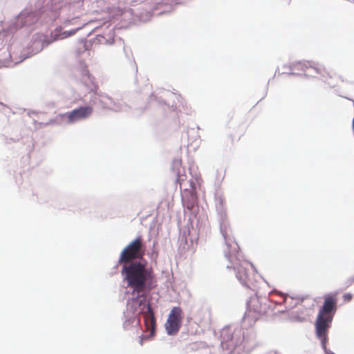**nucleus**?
Listing matches in <instances>:
<instances>
[{
  "label": "nucleus",
  "instance_id": "13",
  "mask_svg": "<svg viewBox=\"0 0 354 354\" xmlns=\"http://www.w3.org/2000/svg\"><path fill=\"white\" fill-rule=\"evenodd\" d=\"M181 165H182V160H181V159H175L174 160V162H173V167H174V169L179 171V169L181 167Z\"/></svg>",
  "mask_w": 354,
  "mask_h": 354
},
{
  "label": "nucleus",
  "instance_id": "1",
  "mask_svg": "<svg viewBox=\"0 0 354 354\" xmlns=\"http://www.w3.org/2000/svg\"><path fill=\"white\" fill-rule=\"evenodd\" d=\"M145 246L142 236H137L122 250L118 264L122 265L121 274L127 286L138 293L142 292L147 281L153 278L151 268L147 267V262L143 259Z\"/></svg>",
  "mask_w": 354,
  "mask_h": 354
},
{
  "label": "nucleus",
  "instance_id": "18",
  "mask_svg": "<svg viewBox=\"0 0 354 354\" xmlns=\"http://www.w3.org/2000/svg\"><path fill=\"white\" fill-rule=\"evenodd\" d=\"M143 342V335L140 337V344L142 345Z\"/></svg>",
  "mask_w": 354,
  "mask_h": 354
},
{
  "label": "nucleus",
  "instance_id": "7",
  "mask_svg": "<svg viewBox=\"0 0 354 354\" xmlns=\"http://www.w3.org/2000/svg\"><path fill=\"white\" fill-rule=\"evenodd\" d=\"M82 82L90 88L91 91L97 93L98 86L95 82V78L93 77L86 66H84L80 71Z\"/></svg>",
  "mask_w": 354,
  "mask_h": 354
},
{
  "label": "nucleus",
  "instance_id": "3",
  "mask_svg": "<svg viewBox=\"0 0 354 354\" xmlns=\"http://www.w3.org/2000/svg\"><path fill=\"white\" fill-rule=\"evenodd\" d=\"M270 309V301L266 297L255 295L251 297L247 303V310L244 319L250 325L254 324L257 320L265 316Z\"/></svg>",
  "mask_w": 354,
  "mask_h": 354
},
{
  "label": "nucleus",
  "instance_id": "11",
  "mask_svg": "<svg viewBox=\"0 0 354 354\" xmlns=\"http://www.w3.org/2000/svg\"><path fill=\"white\" fill-rule=\"evenodd\" d=\"M243 135V133L242 132L237 133V131L233 128L230 129L227 136L230 141L234 143V142L239 141Z\"/></svg>",
  "mask_w": 354,
  "mask_h": 354
},
{
  "label": "nucleus",
  "instance_id": "2",
  "mask_svg": "<svg viewBox=\"0 0 354 354\" xmlns=\"http://www.w3.org/2000/svg\"><path fill=\"white\" fill-rule=\"evenodd\" d=\"M337 298L336 294H328L324 297L323 305L320 307L315 322V333L321 341L326 354H335L327 350L328 334L331 327L333 317L337 311Z\"/></svg>",
  "mask_w": 354,
  "mask_h": 354
},
{
  "label": "nucleus",
  "instance_id": "15",
  "mask_svg": "<svg viewBox=\"0 0 354 354\" xmlns=\"http://www.w3.org/2000/svg\"><path fill=\"white\" fill-rule=\"evenodd\" d=\"M133 321L131 320V319H129V320H127L124 323V327L125 328H129V326L131 324V322H133Z\"/></svg>",
  "mask_w": 354,
  "mask_h": 354
},
{
  "label": "nucleus",
  "instance_id": "9",
  "mask_svg": "<svg viewBox=\"0 0 354 354\" xmlns=\"http://www.w3.org/2000/svg\"><path fill=\"white\" fill-rule=\"evenodd\" d=\"M147 307L145 304V298L142 299L137 297L129 300L127 303V310H129L132 313H136L138 311V313H143L145 307Z\"/></svg>",
  "mask_w": 354,
  "mask_h": 354
},
{
  "label": "nucleus",
  "instance_id": "5",
  "mask_svg": "<svg viewBox=\"0 0 354 354\" xmlns=\"http://www.w3.org/2000/svg\"><path fill=\"white\" fill-rule=\"evenodd\" d=\"M183 317L184 314L180 307L176 306L171 310L165 323V329L167 334L175 335L178 333Z\"/></svg>",
  "mask_w": 354,
  "mask_h": 354
},
{
  "label": "nucleus",
  "instance_id": "14",
  "mask_svg": "<svg viewBox=\"0 0 354 354\" xmlns=\"http://www.w3.org/2000/svg\"><path fill=\"white\" fill-rule=\"evenodd\" d=\"M344 300L346 302H348L350 301L351 299H352V295L350 294V293H346V294H344Z\"/></svg>",
  "mask_w": 354,
  "mask_h": 354
},
{
  "label": "nucleus",
  "instance_id": "12",
  "mask_svg": "<svg viewBox=\"0 0 354 354\" xmlns=\"http://www.w3.org/2000/svg\"><path fill=\"white\" fill-rule=\"evenodd\" d=\"M295 67L297 69H301L304 72V75H306V72L308 69L312 68L311 66H308L306 63L298 62L295 64Z\"/></svg>",
  "mask_w": 354,
  "mask_h": 354
},
{
  "label": "nucleus",
  "instance_id": "4",
  "mask_svg": "<svg viewBox=\"0 0 354 354\" xmlns=\"http://www.w3.org/2000/svg\"><path fill=\"white\" fill-rule=\"evenodd\" d=\"M238 280L245 286L254 288L257 282V274L254 266L247 261H243L236 267Z\"/></svg>",
  "mask_w": 354,
  "mask_h": 354
},
{
  "label": "nucleus",
  "instance_id": "19",
  "mask_svg": "<svg viewBox=\"0 0 354 354\" xmlns=\"http://www.w3.org/2000/svg\"><path fill=\"white\" fill-rule=\"evenodd\" d=\"M351 1H353V2H354V0H351Z\"/></svg>",
  "mask_w": 354,
  "mask_h": 354
},
{
  "label": "nucleus",
  "instance_id": "16",
  "mask_svg": "<svg viewBox=\"0 0 354 354\" xmlns=\"http://www.w3.org/2000/svg\"><path fill=\"white\" fill-rule=\"evenodd\" d=\"M194 204L193 203H187L186 204V207L189 209V210H192L194 207Z\"/></svg>",
  "mask_w": 354,
  "mask_h": 354
},
{
  "label": "nucleus",
  "instance_id": "8",
  "mask_svg": "<svg viewBox=\"0 0 354 354\" xmlns=\"http://www.w3.org/2000/svg\"><path fill=\"white\" fill-rule=\"evenodd\" d=\"M144 316L145 328L147 330H150V334L153 336L156 330V318L149 304H147V312L144 313Z\"/></svg>",
  "mask_w": 354,
  "mask_h": 354
},
{
  "label": "nucleus",
  "instance_id": "6",
  "mask_svg": "<svg viewBox=\"0 0 354 354\" xmlns=\"http://www.w3.org/2000/svg\"><path fill=\"white\" fill-rule=\"evenodd\" d=\"M93 107L80 106L65 114L67 117L68 123H74L75 122L84 120L88 118L93 113Z\"/></svg>",
  "mask_w": 354,
  "mask_h": 354
},
{
  "label": "nucleus",
  "instance_id": "10",
  "mask_svg": "<svg viewBox=\"0 0 354 354\" xmlns=\"http://www.w3.org/2000/svg\"><path fill=\"white\" fill-rule=\"evenodd\" d=\"M78 30L79 28L55 33L54 39L57 40L66 39L67 37L74 35ZM59 31H60V30Z\"/></svg>",
  "mask_w": 354,
  "mask_h": 354
},
{
  "label": "nucleus",
  "instance_id": "17",
  "mask_svg": "<svg viewBox=\"0 0 354 354\" xmlns=\"http://www.w3.org/2000/svg\"><path fill=\"white\" fill-rule=\"evenodd\" d=\"M184 180V178H183V176L181 175H178V177H177V181L178 183H179L180 184H181L182 181Z\"/></svg>",
  "mask_w": 354,
  "mask_h": 354
}]
</instances>
